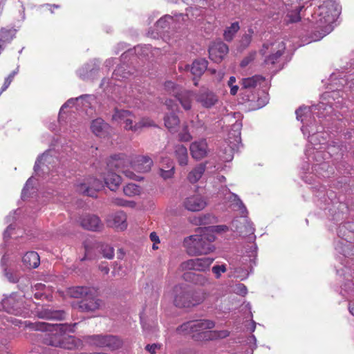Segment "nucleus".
Instances as JSON below:
<instances>
[{
  "label": "nucleus",
  "mask_w": 354,
  "mask_h": 354,
  "mask_svg": "<svg viewBox=\"0 0 354 354\" xmlns=\"http://www.w3.org/2000/svg\"><path fill=\"white\" fill-rule=\"evenodd\" d=\"M37 315L39 318L48 320H62L65 317V312L59 310H53L52 308H42L37 311Z\"/></svg>",
  "instance_id": "c756f323"
},
{
  "label": "nucleus",
  "mask_w": 354,
  "mask_h": 354,
  "mask_svg": "<svg viewBox=\"0 0 354 354\" xmlns=\"http://www.w3.org/2000/svg\"><path fill=\"white\" fill-rule=\"evenodd\" d=\"M353 242H335V250L344 257L354 256V245Z\"/></svg>",
  "instance_id": "e433bc0d"
},
{
  "label": "nucleus",
  "mask_w": 354,
  "mask_h": 354,
  "mask_svg": "<svg viewBox=\"0 0 354 354\" xmlns=\"http://www.w3.org/2000/svg\"><path fill=\"white\" fill-rule=\"evenodd\" d=\"M285 49L286 44L284 41L277 39L274 42L264 44L260 52L263 55L270 53L268 56L266 57L264 63L266 64H274L283 55Z\"/></svg>",
  "instance_id": "6e6552de"
},
{
  "label": "nucleus",
  "mask_w": 354,
  "mask_h": 354,
  "mask_svg": "<svg viewBox=\"0 0 354 354\" xmlns=\"http://www.w3.org/2000/svg\"><path fill=\"white\" fill-rule=\"evenodd\" d=\"M104 335H93L86 336L85 339L88 344L92 346L102 348L104 344Z\"/></svg>",
  "instance_id": "49530a36"
},
{
  "label": "nucleus",
  "mask_w": 354,
  "mask_h": 354,
  "mask_svg": "<svg viewBox=\"0 0 354 354\" xmlns=\"http://www.w3.org/2000/svg\"><path fill=\"white\" fill-rule=\"evenodd\" d=\"M174 305L178 308H189L194 306L200 301H193L191 294L187 292L182 286H176L174 289Z\"/></svg>",
  "instance_id": "ddd939ff"
},
{
  "label": "nucleus",
  "mask_w": 354,
  "mask_h": 354,
  "mask_svg": "<svg viewBox=\"0 0 354 354\" xmlns=\"http://www.w3.org/2000/svg\"><path fill=\"white\" fill-rule=\"evenodd\" d=\"M165 89L172 95L176 97V93H179L181 88L178 85L171 81H167L165 83Z\"/></svg>",
  "instance_id": "4d7b16f0"
},
{
  "label": "nucleus",
  "mask_w": 354,
  "mask_h": 354,
  "mask_svg": "<svg viewBox=\"0 0 354 354\" xmlns=\"http://www.w3.org/2000/svg\"><path fill=\"white\" fill-rule=\"evenodd\" d=\"M234 291L237 295L245 296L248 292V289L244 284L237 283L234 287Z\"/></svg>",
  "instance_id": "e2e57ef3"
},
{
  "label": "nucleus",
  "mask_w": 354,
  "mask_h": 354,
  "mask_svg": "<svg viewBox=\"0 0 354 354\" xmlns=\"http://www.w3.org/2000/svg\"><path fill=\"white\" fill-rule=\"evenodd\" d=\"M193 10V8H189L187 9V13L184 14H178L174 16H171L169 15H165L163 17L160 18L156 22V30L158 32H162L165 28H168L171 23L174 22H180V21H185L188 19H192L194 17V14H191Z\"/></svg>",
  "instance_id": "f8f14e48"
},
{
  "label": "nucleus",
  "mask_w": 354,
  "mask_h": 354,
  "mask_svg": "<svg viewBox=\"0 0 354 354\" xmlns=\"http://www.w3.org/2000/svg\"><path fill=\"white\" fill-rule=\"evenodd\" d=\"M137 127L136 131H133V132L140 131L143 127H155L156 124L154 122L149 118H143L138 122H135L134 125Z\"/></svg>",
  "instance_id": "603ef678"
},
{
  "label": "nucleus",
  "mask_w": 354,
  "mask_h": 354,
  "mask_svg": "<svg viewBox=\"0 0 354 354\" xmlns=\"http://www.w3.org/2000/svg\"><path fill=\"white\" fill-rule=\"evenodd\" d=\"M180 71H190L191 73L200 77L207 68V61L205 59H198L193 62L192 66L180 64L178 66Z\"/></svg>",
  "instance_id": "412c9836"
},
{
  "label": "nucleus",
  "mask_w": 354,
  "mask_h": 354,
  "mask_svg": "<svg viewBox=\"0 0 354 354\" xmlns=\"http://www.w3.org/2000/svg\"><path fill=\"white\" fill-rule=\"evenodd\" d=\"M236 221H234L232 222V226L236 227V230L237 232H239V233H241V234L243 235H250V234H254V227H252V223H250V222H248L246 220H245V231L242 230L241 228H239L237 226H236Z\"/></svg>",
  "instance_id": "09e8293b"
},
{
  "label": "nucleus",
  "mask_w": 354,
  "mask_h": 354,
  "mask_svg": "<svg viewBox=\"0 0 354 354\" xmlns=\"http://www.w3.org/2000/svg\"><path fill=\"white\" fill-rule=\"evenodd\" d=\"M255 55L256 53H253L245 57L241 62V66L245 67L248 66L252 61L254 59Z\"/></svg>",
  "instance_id": "774afa93"
},
{
  "label": "nucleus",
  "mask_w": 354,
  "mask_h": 354,
  "mask_svg": "<svg viewBox=\"0 0 354 354\" xmlns=\"http://www.w3.org/2000/svg\"><path fill=\"white\" fill-rule=\"evenodd\" d=\"M129 66L126 64H122L118 66L113 73L112 78L116 80H122L128 78L132 72L129 69Z\"/></svg>",
  "instance_id": "ea45409f"
},
{
  "label": "nucleus",
  "mask_w": 354,
  "mask_h": 354,
  "mask_svg": "<svg viewBox=\"0 0 354 354\" xmlns=\"http://www.w3.org/2000/svg\"><path fill=\"white\" fill-rule=\"evenodd\" d=\"M86 98H88L89 100L88 102L91 104V101L95 100V95H87L86 94V95H81V96H80L78 97H76V98H71L68 100H67V102H66L62 105L60 111H62L64 109L72 106L75 105V104H77V103H79L80 100H84V99H86Z\"/></svg>",
  "instance_id": "c03bdc74"
},
{
  "label": "nucleus",
  "mask_w": 354,
  "mask_h": 354,
  "mask_svg": "<svg viewBox=\"0 0 354 354\" xmlns=\"http://www.w3.org/2000/svg\"><path fill=\"white\" fill-rule=\"evenodd\" d=\"M215 323L209 319L192 320L187 322L177 328V332L180 334H190L200 332L206 329L213 328Z\"/></svg>",
  "instance_id": "9b49d317"
},
{
  "label": "nucleus",
  "mask_w": 354,
  "mask_h": 354,
  "mask_svg": "<svg viewBox=\"0 0 354 354\" xmlns=\"http://www.w3.org/2000/svg\"><path fill=\"white\" fill-rule=\"evenodd\" d=\"M80 223L83 228L91 231H100L103 228L102 221L95 215H84L80 218Z\"/></svg>",
  "instance_id": "4be33fe9"
},
{
  "label": "nucleus",
  "mask_w": 354,
  "mask_h": 354,
  "mask_svg": "<svg viewBox=\"0 0 354 354\" xmlns=\"http://www.w3.org/2000/svg\"><path fill=\"white\" fill-rule=\"evenodd\" d=\"M102 304V300L93 296L91 292L78 304V309L81 312L91 313L100 309Z\"/></svg>",
  "instance_id": "6ab92c4d"
},
{
  "label": "nucleus",
  "mask_w": 354,
  "mask_h": 354,
  "mask_svg": "<svg viewBox=\"0 0 354 354\" xmlns=\"http://www.w3.org/2000/svg\"><path fill=\"white\" fill-rule=\"evenodd\" d=\"M337 235L340 240L337 242L354 241V221H347L339 225Z\"/></svg>",
  "instance_id": "aec40b11"
},
{
  "label": "nucleus",
  "mask_w": 354,
  "mask_h": 354,
  "mask_svg": "<svg viewBox=\"0 0 354 354\" xmlns=\"http://www.w3.org/2000/svg\"><path fill=\"white\" fill-rule=\"evenodd\" d=\"M15 227L12 224L9 225L6 230L3 232V241L4 243L0 245V252H5L6 248L7 247L6 242L10 239L11 234H12L13 230H15Z\"/></svg>",
  "instance_id": "864d4df0"
},
{
  "label": "nucleus",
  "mask_w": 354,
  "mask_h": 354,
  "mask_svg": "<svg viewBox=\"0 0 354 354\" xmlns=\"http://www.w3.org/2000/svg\"><path fill=\"white\" fill-rule=\"evenodd\" d=\"M104 344L102 348H106L109 351H115L122 347V340L117 336L106 335H104Z\"/></svg>",
  "instance_id": "72a5a7b5"
},
{
  "label": "nucleus",
  "mask_w": 354,
  "mask_h": 354,
  "mask_svg": "<svg viewBox=\"0 0 354 354\" xmlns=\"http://www.w3.org/2000/svg\"><path fill=\"white\" fill-rule=\"evenodd\" d=\"M264 81V78L260 75H254L251 77L244 78L242 80L243 88H252L257 86L261 82Z\"/></svg>",
  "instance_id": "79ce46f5"
},
{
  "label": "nucleus",
  "mask_w": 354,
  "mask_h": 354,
  "mask_svg": "<svg viewBox=\"0 0 354 354\" xmlns=\"http://www.w3.org/2000/svg\"><path fill=\"white\" fill-rule=\"evenodd\" d=\"M331 88L336 90H340L342 87L348 86L351 89H354V72L348 75L332 74L330 77Z\"/></svg>",
  "instance_id": "a211bd4d"
},
{
  "label": "nucleus",
  "mask_w": 354,
  "mask_h": 354,
  "mask_svg": "<svg viewBox=\"0 0 354 354\" xmlns=\"http://www.w3.org/2000/svg\"><path fill=\"white\" fill-rule=\"evenodd\" d=\"M212 270L216 279H219L221 274L225 273L227 271V266L225 264L215 265L212 267Z\"/></svg>",
  "instance_id": "bf43d9fd"
},
{
  "label": "nucleus",
  "mask_w": 354,
  "mask_h": 354,
  "mask_svg": "<svg viewBox=\"0 0 354 354\" xmlns=\"http://www.w3.org/2000/svg\"><path fill=\"white\" fill-rule=\"evenodd\" d=\"M104 183L95 178L90 177L77 185L76 190L84 195L96 197V193L101 190L104 184L111 191H116L122 183L121 177L115 173L107 170L103 175Z\"/></svg>",
  "instance_id": "423d86ee"
},
{
  "label": "nucleus",
  "mask_w": 354,
  "mask_h": 354,
  "mask_svg": "<svg viewBox=\"0 0 354 354\" xmlns=\"http://www.w3.org/2000/svg\"><path fill=\"white\" fill-rule=\"evenodd\" d=\"M37 329L46 332L43 337V341L46 345L72 350L79 344V341L74 336L66 334L67 331H74L71 325L39 322L37 324Z\"/></svg>",
  "instance_id": "7ed1b4c3"
},
{
  "label": "nucleus",
  "mask_w": 354,
  "mask_h": 354,
  "mask_svg": "<svg viewBox=\"0 0 354 354\" xmlns=\"http://www.w3.org/2000/svg\"><path fill=\"white\" fill-rule=\"evenodd\" d=\"M91 129L96 136L100 138L108 136L111 131L110 125L102 118H97L93 120L91 124Z\"/></svg>",
  "instance_id": "b1692460"
},
{
  "label": "nucleus",
  "mask_w": 354,
  "mask_h": 354,
  "mask_svg": "<svg viewBox=\"0 0 354 354\" xmlns=\"http://www.w3.org/2000/svg\"><path fill=\"white\" fill-rule=\"evenodd\" d=\"M93 292V289L86 286H76L68 290V294L74 298L86 297Z\"/></svg>",
  "instance_id": "4c0bfd02"
},
{
  "label": "nucleus",
  "mask_w": 354,
  "mask_h": 354,
  "mask_svg": "<svg viewBox=\"0 0 354 354\" xmlns=\"http://www.w3.org/2000/svg\"><path fill=\"white\" fill-rule=\"evenodd\" d=\"M193 97L194 95L192 92L185 90H181L179 93H176V98L186 111L191 109Z\"/></svg>",
  "instance_id": "2f4dec72"
},
{
  "label": "nucleus",
  "mask_w": 354,
  "mask_h": 354,
  "mask_svg": "<svg viewBox=\"0 0 354 354\" xmlns=\"http://www.w3.org/2000/svg\"><path fill=\"white\" fill-rule=\"evenodd\" d=\"M149 46H138L135 48V53L138 55L147 56L148 55V51L149 50Z\"/></svg>",
  "instance_id": "0e129e2a"
},
{
  "label": "nucleus",
  "mask_w": 354,
  "mask_h": 354,
  "mask_svg": "<svg viewBox=\"0 0 354 354\" xmlns=\"http://www.w3.org/2000/svg\"><path fill=\"white\" fill-rule=\"evenodd\" d=\"M225 191L227 193L225 196V199L230 204L231 208L235 211H239L243 216L246 215L248 214V210L239 196L231 192L227 188L225 189Z\"/></svg>",
  "instance_id": "bb28decb"
},
{
  "label": "nucleus",
  "mask_w": 354,
  "mask_h": 354,
  "mask_svg": "<svg viewBox=\"0 0 354 354\" xmlns=\"http://www.w3.org/2000/svg\"><path fill=\"white\" fill-rule=\"evenodd\" d=\"M124 194L129 197L140 194L141 188L134 183H129L123 188Z\"/></svg>",
  "instance_id": "de8ad7c7"
},
{
  "label": "nucleus",
  "mask_w": 354,
  "mask_h": 354,
  "mask_svg": "<svg viewBox=\"0 0 354 354\" xmlns=\"http://www.w3.org/2000/svg\"><path fill=\"white\" fill-rule=\"evenodd\" d=\"M228 50V46L225 43H214L209 48V58L215 62H219L227 55Z\"/></svg>",
  "instance_id": "5701e85b"
},
{
  "label": "nucleus",
  "mask_w": 354,
  "mask_h": 354,
  "mask_svg": "<svg viewBox=\"0 0 354 354\" xmlns=\"http://www.w3.org/2000/svg\"><path fill=\"white\" fill-rule=\"evenodd\" d=\"M3 274L10 283H16L19 281V274L17 271H12L8 268H4Z\"/></svg>",
  "instance_id": "5fc2aeb1"
},
{
  "label": "nucleus",
  "mask_w": 354,
  "mask_h": 354,
  "mask_svg": "<svg viewBox=\"0 0 354 354\" xmlns=\"http://www.w3.org/2000/svg\"><path fill=\"white\" fill-rule=\"evenodd\" d=\"M310 145L305 154L309 163L312 164V172L318 177L328 178L333 174L334 169L330 165L328 160L336 156H342L346 147L339 142L328 141L326 132L316 131L311 129Z\"/></svg>",
  "instance_id": "f257e3e1"
},
{
  "label": "nucleus",
  "mask_w": 354,
  "mask_h": 354,
  "mask_svg": "<svg viewBox=\"0 0 354 354\" xmlns=\"http://www.w3.org/2000/svg\"><path fill=\"white\" fill-rule=\"evenodd\" d=\"M101 252L104 257L111 259L114 257V250L109 245H102Z\"/></svg>",
  "instance_id": "13d9d810"
},
{
  "label": "nucleus",
  "mask_w": 354,
  "mask_h": 354,
  "mask_svg": "<svg viewBox=\"0 0 354 354\" xmlns=\"http://www.w3.org/2000/svg\"><path fill=\"white\" fill-rule=\"evenodd\" d=\"M93 64H86L77 71L78 76L82 80H87L93 77V76L98 71V68L93 67Z\"/></svg>",
  "instance_id": "58836bf2"
},
{
  "label": "nucleus",
  "mask_w": 354,
  "mask_h": 354,
  "mask_svg": "<svg viewBox=\"0 0 354 354\" xmlns=\"http://www.w3.org/2000/svg\"><path fill=\"white\" fill-rule=\"evenodd\" d=\"M179 138H180V140L183 141V142H188L192 139V136L187 131V127H185L183 129V132H182L179 134Z\"/></svg>",
  "instance_id": "69168bd1"
},
{
  "label": "nucleus",
  "mask_w": 354,
  "mask_h": 354,
  "mask_svg": "<svg viewBox=\"0 0 354 354\" xmlns=\"http://www.w3.org/2000/svg\"><path fill=\"white\" fill-rule=\"evenodd\" d=\"M206 205L204 198L198 194L189 196L184 201V207L191 212L201 211L205 208Z\"/></svg>",
  "instance_id": "393cba45"
},
{
  "label": "nucleus",
  "mask_w": 354,
  "mask_h": 354,
  "mask_svg": "<svg viewBox=\"0 0 354 354\" xmlns=\"http://www.w3.org/2000/svg\"><path fill=\"white\" fill-rule=\"evenodd\" d=\"M341 12L340 6L333 0H326L315 12L313 17L315 26L319 32V39L329 34L333 30V23Z\"/></svg>",
  "instance_id": "20e7f679"
},
{
  "label": "nucleus",
  "mask_w": 354,
  "mask_h": 354,
  "mask_svg": "<svg viewBox=\"0 0 354 354\" xmlns=\"http://www.w3.org/2000/svg\"><path fill=\"white\" fill-rule=\"evenodd\" d=\"M108 224L117 230H124L127 227V215L123 212L113 214L108 218Z\"/></svg>",
  "instance_id": "cd10ccee"
},
{
  "label": "nucleus",
  "mask_w": 354,
  "mask_h": 354,
  "mask_svg": "<svg viewBox=\"0 0 354 354\" xmlns=\"http://www.w3.org/2000/svg\"><path fill=\"white\" fill-rule=\"evenodd\" d=\"M167 164L165 169L162 168L160 169V175L165 180L172 178L174 174V165L173 162L169 160H167Z\"/></svg>",
  "instance_id": "a18cd8bd"
},
{
  "label": "nucleus",
  "mask_w": 354,
  "mask_h": 354,
  "mask_svg": "<svg viewBox=\"0 0 354 354\" xmlns=\"http://www.w3.org/2000/svg\"><path fill=\"white\" fill-rule=\"evenodd\" d=\"M235 82V77L231 76L228 80L227 84L230 87V94L232 95H235L239 90V86L237 85H234Z\"/></svg>",
  "instance_id": "680f3d73"
},
{
  "label": "nucleus",
  "mask_w": 354,
  "mask_h": 354,
  "mask_svg": "<svg viewBox=\"0 0 354 354\" xmlns=\"http://www.w3.org/2000/svg\"><path fill=\"white\" fill-rule=\"evenodd\" d=\"M131 158L125 154H117L111 156L106 163L107 170L114 169L122 171L127 177L140 180L136 174L131 170Z\"/></svg>",
  "instance_id": "0eeeda50"
},
{
  "label": "nucleus",
  "mask_w": 354,
  "mask_h": 354,
  "mask_svg": "<svg viewBox=\"0 0 354 354\" xmlns=\"http://www.w3.org/2000/svg\"><path fill=\"white\" fill-rule=\"evenodd\" d=\"M179 124L180 120L174 113L167 115L165 117V125L172 133L178 131Z\"/></svg>",
  "instance_id": "a19ab883"
},
{
  "label": "nucleus",
  "mask_w": 354,
  "mask_h": 354,
  "mask_svg": "<svg viewBox=\"0 0 354 354\" xmlns=\"http://www.w3.org/2000/svg\"><path fill=\"white\" fill-rule=\"evenodd\" d=\"M89 100L88 98L80 100L79 103H77L78 106H82L84 108H91L93 106V104L96 102V97H95V100L91 101V103L90 104Z\"/></svg>",
  "instance_id": "338daca9"
},
{
  "label": "nucleus",
  "mask_w": 354,
  "mask_h": 354,
  "mask_svg": "<svg viewBox=\"0 0 354 354\" xmlns=\"http://www.w3.org/2000/svg\"><path fill=\"white\" fill-rule=\"evenodd\" d=\"M134 114L128 110L115 109L112 115V120L118 123H124V128L129 131H136L137 127L133 126L135 120Z\"/></svg>",
  "instance_id": "4468645a"
},
{
  "label": "nucleus",
  "mask_w": 354,
  "mask_h": 354,
  "mask_svg": "<svg viewBox=\"0 0 354 354\" xmlns=\"http://www.w3.org/2000/svg\"><path fill=\"white\" fill-rule=\"evenodd\" d=\"M239 29L240 26L238 22H234L230 26L227 27L223 34L225 40L231 41Z\"/></svg>",
  "instance_id": "37998d69"
},
{
  "label": "nucleus",
  "mask_w": 354,
  "mask_h": 354,
  "mask_svg": "<svg viewBox=\"0 0 354 354\" xmlns=\"http://www.w3.org/2000/svg\"><path fill=\"white\" fill-rule=\"evenodd\" d=\"M302 7H297L295 10H291L287 13L286 21L288 23H295L301 19L300 10Z\"/></svg>",
  "instance_id": "3c124183"
},
{
  "label": "nucleus",
  "mask_w": 354,
  "mask_h": 354,
  "mask_svg": "<svg viewBox=\"0 0 354 354\" xmlns=\"http://www.w3.org/2000/svg\"><path fill=\"white\" fill-rule=\"evenodd\" d=\"M112 203L115 205L122 206V207H126V206L132 207L134 205V203L133 201H126V200L120 198H113L112 201Z\"/></svg>",
  "instance_id": "052dcab7"
},
{
  "label": "nucleus",
  "mask_w": 354,
  "mask_h": 354,
  "mask_svg": "<svg viewBox=\"0 0 354 354\" xmlns=\"http://www.w3.org/2000/svg\"><path fill=\"white\" fill-rule=\"evenodd\" d=\"M175 157L180 166L188 165L189 157L187 148L183 145H177L174 148Z\"/></svg>",
  "instance_id": "473e14b6"
},
{
  "label": "nucleus",
  "mask_w": 354,
  "mask_h": 354,
  "mask_svg": "<svg viewBox=\"0 0 354 354\" xmlns=\"http://www.w3.org/2000/svg\"><path fill=\"white\" fill-rule=\"evenodd\" d=\"M53 153L52 151L48 150L37 158L34 166V171L37 175L48 174L55 167L57 159Z\"/></svg>",
  "instance_id": "1a4fd4ad"
},
{
  "label": "nucleus",
  "mask_w": 354,
  "mask_h": 354,
  "mask_svg": "<svg viewBox=\"0 0 354 354\" xmlns=\"http://www.w3.org/2000/svg\"><path fill=\"white\" fill-rule=\"evenodd\" d=\"M15 37V31L11 29L3 28L0 30V41L10 42Z\"/></svg>",
  "instance_id": "8fccbe9b"
},
{
  "label": "nucleus",
  "mask_w": 354,
  "mask_h": 354,
  "mask_svg": "<svg viewBox=\"0 0 354 354\" xmlns=\"http://www.w3.org/2000/svg\"><path fill=\"white\" fill-rule=\"evenodd\" d=\"M330 92H326L322 95V101L318 104L312 106H300L296 110L295 113L297 119L301 120L303 125L301 128L304 135L308 134V141L312 135L311 129L316 131L317 129L319 131H322V127L317 125V121L315 118V115L319 118V122L322 123L321 118H325L333 113L336 109L341 108L344 100L343 92L340 90H336L335 88Z\"/></svg>",
  "instance_id": "f03ea898"
},
{
  "label": "nucleus",
  "mask_w": 354,
  "mask_h": 354,
  "mask_svg": "<svg viewBox=\"0 0 354 354\" xmlns=\"http://www.w3.org/2000/svg\"><path fill=\"white\" fill-rule=\"evenodd\" d=\"M190 154L193 159L201 160L207 157L209 149L205 139H200L190 144Z\"/></svg>",
  "instance_id": "f3484780"
},
{
  "label": "nucleus",
  "mask_w": 354,
  "mask_h": 354,
  "mask_svg": "<svg viewBox=\"0 0 354 354\" xmlns=\"http://www.w3.org/2000/svg\"><path fill=\"white\" fill-rule=\"evenodd\" d=\"M253 33H254L253 30L250 28L248 30V33H245L242 36V37L240 40V46L241 48L245 49L250 45V44L252 41V37Z\"/></svg>",
  "instance_id": "6e6d98bb"
},
{
  "label": "nucleus",
  "mask_w": 354,
  "mask_h": 354,
  "mask_svg": "<svg viewBox=\"0 0 354 354\" xmlns=\"http://www.w3.org/2000/svg\"><path fill=\"white\" fill-rule=\"evenodd\" d=\"M17 295L12 294L10 297L3 300L2 304L5 310L12 314L21 315L23 314V310L21 308V302L17 301Z\"/></svg>",
  "instance_id": "c85d7f7f"
},
{
  "label": "nucleus",
  "mask_w": 354,
  "mask_h": 354,
  "mask_svg": "<svg viewBox=\"0 0 354 354\" xmlns=\"http://www.w3.org/2000/svg\"><path fill=\"white\" fill-rule=\"evenodd\" d=\"M197 102L204 108L210 109L218 102V95L207 88L201 89L195 96Z\"/></svg>",
  "instance_id": "dca6fc26"
},
{
  "label": "nucleus",
  "mask_w": 354,
  "mask_h": 354,
  "mask_svg": "<svg viewBox=\"0 0 354 354\" xmlns=\"http://www.w3.org/2000/svg\"><path fill=\"white\" fill-rule=\"evenodd\" d=\"M22 262L27 268H36L39 266L40 258L36 252L30 251L24 255Z\"/></svg>",
  "instance_id": "7c9ffc66"
},
{
  "label": "nucleus",
  "mask_w": 354,
  "mask_h": 354,
  "mask_svg": "<svg viewBox=\"0 0 354 354\" xmlns=\"http://www.w3.org/2000/svg\"><path fill=\"white\" fill-rule=\"evenodd\" d=\"M214 261V259L211 257L192 259L183 262L180 267L183 270H187L204 272L209 269Z\"/></svg>",
  "instance_id": "2eb2a0df"
},
{
  "label": "nucleus",
  "mask_w": 354,
  "mask_h": 354,
  "mask_svg": "<svg viewBox=\"0 0 354 354\" xmlns=\"http://www.w3.org/2000/svg\"><path fill=\"white\" fill-rule=\"evenodd\" d=\"M153 165L152 160L147 156H137L133 160L131 159V169L133 170L145 173L150 171Z\"/></svg>",
  "instance_id": "a878e982"
},
{
  "label": "nucleus",
  "mask_w": 354,
  "mask_h": 354,
  "mask_svg": "<svg viewBox=\"0 0 354 354\" xmlns=\"http://www.w3.org/2000/svg\"><path fill=\"white\" fill-rule=\"evenodd\" d=\"M215 236L208 228H198L196 233L183 240V246L189 256L207 254L215 250L213 242Z\"/></svg>",
  "instance_id": "39448f33"
},
{
  "label": "nucleus",
  "mask_w": 354,
  "mask_h": 354,
  "mask_svg": "<svg viewBox=\"0 0 354 354\" xmlns=\"http://www.w3.org/2000/svg\"><path fill=\"white\" fill-rule=\"evenodd\" d=\"M206 169V164L201 163L196 165L187 175V180L191 183H197L202 176L203 175Z\"/></svg>",
  "instance_id": "c9c22d12"
},
{
  "label": "nucleus",
  "mask_w": 354,
  "mask_h": 354,
  "mask_svg": "<svg viewBox=\"0 0 354 354\" xmlns=\"http://www.w3.org/2000/svg\"><path fill=\"white\" fill-rule=\"evenodd\" d=\"M184 278L185 280L192 281L198 286H205L212 283L211 280L208 277L201 274L187 272L184 274Z\"/></svg>",
  "instance_id": "f704fd0d"
},
{
  "label": "nucleus",
  "mask_w": 354,
  "mask_h": 354,
  "mask_svg": "<svg viewBox=\"0 0 354 354\" xmlns=\"http://www.w3.org/2000/svg\"><path fill=\"white\" fill-rule=\"evenodd\" d=\"M242 128V122L236 120L231 127L228 134V140L233 146H229L224 149L223 155L221 157L225 162L231 161L233 159V147L239 144L241 141V130Z\"/></svg>",
  "instance_id": "9d476101"
}]
</instances>
